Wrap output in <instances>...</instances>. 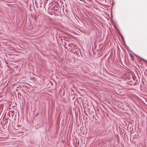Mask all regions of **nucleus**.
I'll list each match as a JSON object with an SVG mask.
<instances>
[{
    "label": "nucleus",
    "instance_id": "f257e3e1",
    "mask_svg": "<svg viewBox=\"0 0 147 147\" xmlns=\"http://www.w3.org/2000/svg\"><path fill=\"white\" fill-rule=\"evenodd\" d=\"M37 115H38V114H37L36 115V116H37Z\"/></svg>",
    "mask_w": 147,
    "mask_h": 147
}]
</instances>
